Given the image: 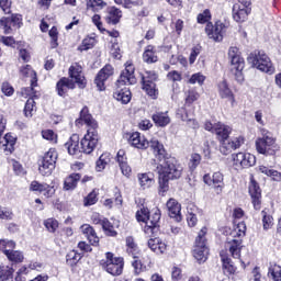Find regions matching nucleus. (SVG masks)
I'll use <instances>...</instances> for the list:
<instances>
[{"mask_svg": "<svg viewBox=\"0 0 281 281\" xmlns=\"http://www.w3.org/2000/svg\"><path fill=\"white\" fill-rule=\"evenodd\" d=\"M232 160L235 170H243V168H251V166H256V156L249 153L233 154Z\"/></svg>", "mask_w": 281, "mask_h": 281, "instance_id": "obj_12", "label": "nucleus"}, {"mask_svg": "<svg viewBox=\"0 0 281 281\" xmlns=\"http://www.w3.org/2000/svg\"><path fill=\"white\" fill-rule=\"evenodd\" d=\"M204 128L217 136L218 142H221V146H223V143L227 142L229 139V135H232V127L221 122L215 124H212V122H205Z\"/></svg>", "mask_w": 281, "mask_h": 281, "instance_id": "obj_11", "label": "nucleus"}, {"mask_svg": "<svg viewBox=\"0 0 281 281\" xmlns=\"http://www.w3.org/2000/svg\"><path fill=\"white\" fill-rule=\"evenodd\" d=\"M69 77L75 80L76 85L80 87V89H85L87 81L85 79V75H82V66L79 64H72L69 68Z\"/></svg>", "mask_w": 281, "mask_h": 281, "instance_id": "obj_20", "label": "nucleus"}, {"mask_svg": "<svg viewBox=\"0 0 281 281\" xmlns=\"http://www.w3.org/2000/svg\"><path fill=\"white\" fill-rule=\"evenodd\" d=\"M56 161H58V151L55 148L48 149L38 162V172L42 177H50L56 170Z\"/></svg>", "mask_w": 281, "mask_h": 281, "instance_id": "obj_8", "label": "nucleus"}, {"mask_svg": "<svg viewBox=\"0 0 281 281\" xmlns=\"http://www.w3.org/2000/svg\"><path fill=\"white\" fill-rule=\"evenodd\" d=\"M147 246L154 254H166L167 245L166 243L161 241L159 238H151L147 241Z\"/></svg>", "mask_w": 281, "mask_h": 281, "instance_id": "obj_32", "label": "nucleus"}, {"mask_svg": "<svg viewBox=\"0 0 281 281\" xmlns=\"http://www.w3.org/2000/svg\"><path fill=\"white\" fill-rule=\"evenodd\" d=\"M228 57L231 58L232 70L235 72V78L238 82H243V69H245V59L240 57L238 47L232 46L228 49Z\"/></svg>", "mask_w": 281, "mask_h": 281, "instance_id": "obj_9", "label": "nucleus"}, {"mask_svg": "<svg viewBox=\"0 0 281 281\" xmlns=\"http://www.w3.org/2000/svg\"><path fill=\"white\" fill-rule=\"evenodd\" d=\"M101 225L104 232H106L108 236H117V232H115L113 224H111V222L108 218H103Z\"/></svg>", "mask_w": 281, "mask_h": 281, "instance_id": "obj_55", "label": "nucleus"}, {"mask_svg": "<svg viewBox=\"0 0 281 281\" xmlns=\"http://www.w3.org/2000/svg\"><path fill=\"white\" fill-rule=\"evenodd\" d=\"M137 79L135 78V66L132 61L125 64V69L122 71L116 85L117 88L113 93V98L122 104H128L131 102V90L126 88V85H135ZM124 87V88H122Z\"/></svg>", "mask_w": 281, "mask_h": 281, "instance_id": "obj_2", "label": "nucleus"}, {"mask_svg": "<svg viewBox=\"0 0 281 281\" xmlns=\"http://www.w3.org/2000/svg\"><path fill=\"white\" fill-rule=\"evenodd\" d=\"M42 137L43 139H46L50 144H57L58 143V135L54 133L52 130H44L42 131Z\"/></svg>", "mask_w": 281, "mask_h": 281, "instance_id": "obj_54", "label": "nucleus"}, {"mask_svg": "<svg viewBox=\"0 0 281 281\" xmlns=\"http://www.w3.org/2000/svg\"><path fill=\"white\" fill-rule=\"evenodd\" d=\"M245 234H247L245 222L237 223L231 233L233 239L228 238L225 245L231 256L237 260L240 259V251L243 249V239L240 238H244Z\"/></svg>", "mask_w": 281, "mask_h": 281, "instance_id": "obj_4", "label": "nucleus"}, {"mask_svg": "<svg viewBox=\"0 0 281 281\" xmlns=\"http://www.w3.org/2000/svg\"><path fill=\"white\" fill-rule=\"evenodd\" d=\"M110 159L106 154H102L100 158L97 160L95 170L97 172H102L104 168H106V165L109 164Z\"/></svg>", "mask_w": 281, "mask_h": 281, "instance_id": "obj_56", "label": "nucleus"}, {"mask_svg": "<svg viewBox=\"0 0 281 281\" xmlns=\"http://www.w3.org/2000/svg\"><path fill=\"white\" fill-rule=\"evenodd\" d=\"M44 226L46 227L47 232L55 234L56 229H58L59 223L56 218L49 217L44 221Z\"/></svg>", "mask_w": 281, "mask_h": 281, "instance_id": "obj_53", "label": "nucleus"}, {"mask_svg": "<svg viewBox=\"0 0 281 281\" xmlns=\"http://www.w3.org/2000/svg\"><path fill=\"white\" fill-rule=\"evenodd\" d=\"M205 33L215 43H221L225 34V24L221 21L215 22V24L209 22L205 26Z\"/></svg>", "mask_w": 281, "mask_h": 281, "instance_id": "obj_13", "label": "nucleus"}, {"mask_svg": "<svg viewBox=\"0 0 281 281\" xmlns=\"http://www.w3.org/2000/svg\"><path fill=\"white\" fill-rule=\"evenodd\" d=\"M245 144V138L243 136L234 137L233 139L223 142V145H221L220 150L222 155H229L232 150H238L240 146Z\"/></svg>", "mask_w": 281, "mask_h": 281, "instance_id": "obj_18", "label": "nucleus"}, {"mask_svg": "<svg viewBox=\"0 0 281 281\" xmlns=\"http://www.w3.org/2000/svg\"><path fill=\"white\" fill-rule=\"evenodd\" d=\"M249 65L259 69V71H263V74H274L276 68L271 63V59L263 52H255L251 53L247 58Z\"/></svg>", "mask_w": 281, "mask_h": 281, "instance_id": "obj_7", "label": "nucleus"}, {"mask_svg": "<svg viewBox=\"0 0 281 281\" xmlns=\"http://www.w3.org/2000/svg\"><path fill=\"white\" fill-rule=\"evenodd\" d=\"M65 148H67L69 155H78V153H82L80 136H78V134L70 136L69 140L65 144Z\"/></svg>", "mask_w": 281, "mask_h": 281, "instance_id": "obj_27", "label": "nucleus"}, {"mask_svg": "<svg viewBox=\"0 0 281 281\" xmlns=\"http://www.w3.org/2000/svg\"><path fill=\"white\" fill-rule=\"evenodd\" d=\"M251 14V10L240 9L239 5H233V19L237 23H245L247 16Z\"/></svg>", "mask_w": 281, "mask_h": 281, "instance_id": "obj_34", "label": "nucleus"}, {"mask_svg": "<svg viewBox=\"0 0 281 281\" xmlns=\"http://www.w3.org/2000/svg\"><path fill=\"white\" fill-rule=\"evenodd\" d=\"M199 98H201L199 91H196L194 88L190 89L186 92L184 106H192V104H194Z\"/></svg>", "mask_w": 281, "mask_h": 281, "instance_id": "obj_39", "label": "nucleus"}, {"mask_svg": "<svg viewBox=\"0 0 281 281\" xmlns=\"http://www.w3.org/2000/svg\"><path fill=\"white\" fill-rule=\"evenodd\" d=\"M201 164V155L199 154H192L190 159H189V169L191 172H194L195 168H199V165Z\"/></svg>", "mask_w": 281, "mask_h": 281, "instance_id": "obj_58", "label": "nucleus"}, {"mask_svg": "<svg viewBox=\"0 0 281 281\" xmlns=\"http://www.w3.org/2000/svg\"><path fill=\"white\" fill-rule=\"evenodd\" d=\"M249 194L251 196V203L255 210H260L262 201V191L260 190V186L256 180L251 179L249 184Z\"/></svg>", "mask_w": 281, "mask_h": 281, "instance_id": "obj_19", "label": "nucleus"}, {"mask_svg": "<svg viewBox=\"0 0 281 281\" xmlns=\"http://www.w3.org/2000/svg\"><path fill=\"white\" fill-rule=\"evenodd\" d=\"M220 256L222 258L224 273H228L229 276H232V273H236V267L232 263V259L223 252H221Z\"/></svg>", "mask_w": 281, "mask_h": 281, "instance_id": "obj_40", "label": "nucleus"}, {"mask_svg": "<svg viewBox=\"0 0 281 281\" xmlns=\"http://www.w3.org/2000/svg\"><path fill=\"white\" fill-rule=\"evenodd\" d=\"M268 276L269 278H272L273 281H281V267L278 265H270Z\"/></svg>", "mask_w": 281, "mask_h": 281, "instance_id": "obj_46", "label": "nucleus"}, {"mask_svg": "<svg viewBox=\"0 0 281 281\" xmlns=\"http://www.w3.org/2000/svg\"><path fill=\"white\" fill-rule=\"evenodd\" d=\"M156 172H158L159 177H166L172 181L175 179H181L183 167L177 158L165 156V158L156 162Z\"/></svg>", "mask_w": 281, "mask_h": 281, "instance_id": "obj_3", "label": "nucleus"}, {"mask_svg": "<svg viewBox=\"0 0 281 281\" xmlns=\"http://www.w3.org/2000/svg\"><path fill=\"white\" fill-rule=\"evenodd\" d=\"M20 74L24 78H32L33 81H36V71H34L30 65L22 66Z\"/></svg>", "mask_w": 281, "mask_h": 281, "instance_id": "obj_52", "label": "nucleus"}, {"mask_svg": "<svg viewBox=\"0 0 281 281\" xmlns=\"http://www.w3.org/2000/svg\"><path fill=\"white\" fill-rule=\"evenodd\" d=\"M149 214H150V211H148V209L147 207H140V210H138L137 212H136V220L139 222V223H145V225H146V223H147V221H148V216H149Z\"/></svg>", "mask_w": 281, "mask_h": 281, "instance_id": "obj_57", "label": "nucleus"}, {"mask_svg": "<svg viewBox=\"0 0 281 281\" xmlns=\"http://www.w3.org/2000/svg\"><path fill=\"white\" fill-rule=\"evenodd\" d=\"M80 124L88 126L87 134L80 142L81 153L91 155V151L95 150L98 146V122L93 120L88 108H83L80 112V117L76 120V125L80 126Z\"/></svg>", "mask_w": 281, "mask_h": 281, "instance_id": "obj_1", "label": "nucleus"}, {"mask_svg": "<svg viewBox=\"0 0 281 281\" xmlns=\"http://www.w3.org/2000/svg\"><path fill=\"white\" fill-rule=\"evenodd\" d=\"M29 190L31 192H40V194H43L46 199H52V196L56 194V187H54V184L41 183L36 180L31 182Z\"/></svg>", "mask_w": 281, "mask_h": 281, "instance_id": "obj_14", "label": "nucleus"}, {"mask_svg": "<svg viewBox=\"0 0 281 281\" xmlns=\"http://www.w3.org/2000/svg\"><path fill=\"white\" fill-rule=\"evenodd\" d=\"M48 34L50 36V47L52 49H56V47H58V29L53 26Z\"/></svg>", "mask_w": 281, "mask_h": 281, "instance_id": "obj_59", "label": "nucleus"}, {"mask_svg": "<svg viewBox=\"0 0 281 281\" xmlns=\"http://www.w3.org/2000/svg\"><path fill=\"white\" fill-rule=\"evenodd\" d=\"M181 120H182V122H187V124H188V126H190V128H199V122H196V120H194L193 117H190V115H188V113L182 114Z\"/></svg>", "mask_w": 281, "mask_h": 281, "instance_id": "obj_64", "label": "nucleus"}, {"mask_svg": "<svg viewBox=\"0 0 281 281\" xmlns=\"http://www.w3.org/2000/svg\"><path fill=\"white\" fill-rule=\"evenodd\" d=\"M169 181H171L170 178L159 176V181H158L159 190H158V192H159L160 196H165L166 192H168V190H170Z\"/></svg>", "mask_w": 281, "mask_h": 281, "instance_id": "obj_45", "label": "nucleus"}, {"mask_svg": "<svg viewBox=\"0 0 281 281\" xmlns=\"http://www.w3.org/2000/svg\"><path fill=\"white\" fill-rule=\"evenodd\" d=\"M36 111V102L34 99L30 98L24 106V115L25 117H32L34 115V112Z\"/></svg>", "mask_w": 281, "mask_h": 281, "instance_id": "obj_49", "label": "nucleus"}, {"mask_svg": "<svg viewBox=\"0 0 281 281\" xmlns=\"http://www.w3.org/2000/svg\"><path fill=\"white\" fill-rule=\"evenodd\" d=\"M12 20L10 18H1L0 19V30H3L4 34H12Z\"/></svg>", "mask_w": 281, "mask_h": 281, "instance_id": "obj_51", "label": "nucleus"}, {"mask_svg": "<svg viewBox=\"0 0 281 281\" xmlns=\"http://www.w3.org/2000/svg\"><path fill=\"white\" fill-rule=\"evenodd\" d=\"M167 210L170 218H173L176 223H181L182 216H181V205L176 199H169L167 201Z\"/></svg>", "mask_w": 281, "mask_h": 281, "instance_id": "obj_22", "label": "nucleus"}, {"mask_svg": "<svg viewBox=\"0 0 281 281\" xmlns=\"http://www.w3.org/2000/svg\"><path fill=\"white\" fill-rule=\"evenodd\" d=\"M80 232L81 234H83V236L87 237V240H89L90 245L97 247V245L100 243V237H98L95 229H93L91 225L89 224L81 225Z\"/></svg>", "mask_w": 281, "mask_h": 281, "instance_id": "obj_25", "label": "nucleus"}, {"mask_svg": "<svg viewBox=\"0 0 281 281\" xmlns=\"http://www.w3.org/2000/svg\"><path fill=\"white\" fill-rule=\"evenodd\" d=\"M14 274V269L10 266L1 265L0 266V280L1 281H8L12 279V276Z\"/></svg>", "mask_w": 281, "mask_h": 281, "instance_id": "obj_43", "label": "nucleus"}, {"mask_svg": "<svg viewBox=\"0 0 281 281\" xmlns=\"http://www.w3.org/2000/svg\"><path fill=\"white\" fill-rule=\"evenodd\" d=\"M80 173H71L64 181V190H76V188H78V182L80 181Z\"/></svg>", "mask_w": 281, "mask_h": 281, "instance_id": "obj_35", "label": "nucleus"}, {"mask_svg": "<svg viewBox=\"0 0 281 281\" xmlns=\"http://www.w3.org/2000/svg\"><path fill=\"white\" fill-rule=\"evenodd\" d=\"M82 259V255L76 250H70L66 256V262L69 267H76Z\"/></svg>", "mask_w": 281, "mask_h": 281, "instance_id": "obj_41", "label": "nucleus"}, {"mask_svg": "<svg viewBox=\"0 0 281 281\" xmlns=\"http://www.w3.org/2000/svg\"><path fill=\"white\" fill-rule=\"evenodd\" d=\"M143 89L146 91L147 95L153 98L154 100L157 99V85L155 82H143Z\"/></svg>", "mask_w": 281, "mask_h": 281, "instance_id": "obj_47", "label": "nucleus"}, {"mask_svg": "<svg viewBox=\"0 0 281 281\" xmlns=\"http://www.w3.org/2000/svg\"><path fill=\"white\" fill-rule=\"evenodd\" d=\"M125 245H126V251L130 254V256H133V258H137L135 254H137V244L135 243V238L133 236H128L125 238Z\"/></svg>", "mask_w": 281, "mask_h": 281, "instance_id": "obj_42", "label": "nucleus"}, {"mask_svg": "<svg viewBox=\"0 0 281 281\" xmlns=\"http://www.w3.org/2000/svg\"><path fill=\"white\" fill-rule=\"evenodd\" d=\"M113 74V66L106 65L102 68L94 79V85H97L99 91H104V82L111 78Z\"/></svg>", "mask_w": 281, "mask_h": 281, "instance_id": "obj_21", "label": "nucleus"}, {"mask_svg": "<svg viewBox=\"0 0 281 281\" xmlns=\"http://www.w3.org/2000/svg\"><path fill=\"white\" fill-rule=\"evenodd\" d=\"M151 120L156 126H160V128H165L170 124V115L168 112H156L151 115Z\"/></svg>", "mask_w": 281, "mask_h": 281, "instance_id": "obj_31", "label": "nucleus"}, {"mask_svg": "<svg viewBox=\"0 0 281 281\" xmlns=\"http://www.w3.org/2000/svg\"><path fill=\"white\" fill-rule=\"evenodd\" d=\"M95 47V38L93 37H86L81 45L78 46L79 52H87L89 49H93Z\"/></svg>", "mask_w": 281, "mask_h": 281, "instance_id": "obj_48", "label": "nucleus"}, {"mask_svg": "<svg viewBox=\"0 0 281 281\" xmlns=\"http://www.w3.org/2000/svg\"><path fill=\"white\" fill-rule=\"evenodd\" d=\"M206 235L207 227H203L195 238L193 257L199 262V265H203V262L207 260V255L210 254V249L207 248V237H205Z\"/></svg>", "mask_w": 281, "mask_h": 281, "instance_id": "obj_5", "label": "nucleus"}, {"mask_svg": "<svg viewBox=\"0 0 281 281\" xmlns=\"http://www.w3.org/2000/svg\"><path fill=\"white\" fill-rule=\"evenodd\" d=\"M120 169L122 175L125 177H131V166H128V162L126 161V153L124 150H119L117 156H116Z\"/></svg>", "mask_w": 281, "mask_h": 281, "instance_id": "obj_30", "label": "nucleus"}, {"mask_svg": "<svg viewBox=\"0 0 281 281\" xmlns=\"http://www.w3.org/2000/svg\"><path fill=\"white\" fill-rule=\"evenodd\" d=\"M159 221H161V211L155 207L148 215L147 222L144 227L145 234H155V229H157V227L159 226Z\"/></svg>", "mask_w": 281, "mask_h": 281, "instance_id": "obj_15", "label": "nucleus"}, {"mask_svg": "<svg viewBox=\"0 0 281 281\" xmlns=\"http://www.w3.org/2000/svg\"><path fill=\"white\" fill-rule=\"evenodd\" d=\"M95 203H98V194L94 191H92L88 194L87 198H85L83 205L86 207H89L91 205H95Z\"/></svg>", "mask_w": 281, "mask_h": 281, "instance_id": "obj_62", "label": "nucleus"}, {"mask_svg": "<svg viewBox=\"0 0 281 281\" xmlns=\"http://www.w3.org/2000/svg\"><path fill=\"white\" fill-rule=\"evenodd\" d=\"M120 19H122V11L115 7H111L108 11V15L105 16L106 23L110 25H117V23H120Z\"/></svg>", "mask_w": 281, "mask_h": 281, "instance_id": "obj_33", "label": "nucleus"}, {"mask_svg": "<svg viewBox=\"0 0 281 281\" xmlns=\"http://www.w3.org/2000/svg\"><path fill=\"white\" fill-rule=\"evenodd\" d=\"M203 181L206 186H212L216 194H221V192H223V189L225 188V182H223V173L221 172H214L212 177L210 175H205L203 177Z\"/></svg>", "mask_w": 281, "mask_h": 281, "instance_id": "obj_16", "label": "nucleus"}, {"mask_svg": "<svg viewBox=\"0 0 281 281\" xmlns=\"http://www.w3.org/2000/svg\"><path fill=\"white\" fill-rule=\"evenodd\" d=\"M86 8L92 12H100L106 8V2L104 0H86Z\"/></svg>", "mask_w": 281, "mask_h": 281, "instance_id": "obj_38", "label": "nucleus"}, {"mask_svg": "<svg viewBox=\"0 0 281 281\" xmlns=\"http://www.w3.org/2000/svg\"><path fill=\"white\" fill-rule=\"evenodd\" d=\"M149 146L150 148H153L156 155V164L165 157H168V155L166 154V149L164 148V144L159 143L158 139L151 138V140L149 142Z\"/></svg>", "mask_w": 281, "mask_h": 281, "instance_id": "obj_29", "label": "nucleus"}, {"mask_svg": "<svg viewBox=\"0 0 281 281\" xmlns=\"http://www.w3.org/2000/svg\"><path fill=\"white\" fill-rule=\"evenodd\" d=\"M105 258V261L102 263L103 269L111 276H122V271H124V259L115 257L113 252H106Z\"/></svg>", "mask_w": 281, "mask_h": 281, "instance_id": "obj_10", "label": "nucleus"}, {"mask_svg": "<svg viewBox=\"0 0 281 281\" xmlns=\"http://www.w3.org/2000/svg\"><path fill=\"white\" fill-rule=\"evenodd\" d=\"M16 144V136L12 133H8L0 139V148L5 155H12L14 153V146Z\"/></svg>", "mask_w": 281, "mask_h": 281, "instance_id": "obj_24", "label": "nucleus"}, {"mask_svg": "<svg viewBox=\"0 0 281 281\" xmlns=\"http://www.w3.org/2000/svg\"><path fill=\"white\" fill-rule=\"evenodd\" d=\"M261 215L263 229H271V227H273V217L271 215H268L265 211L261 212Z\"/></svg>", "mask_w": 281, "mask_h": 281, "instance_id": "obj_63", "label": "nucleus"}, {"mask_svg": "<svg viewBox=\"0 0 281 281\" xmlns=\"http://www.w3.org/2000/svg\"><path fill=\"white\" fill-rule=\"evenodd\" d=\"M205 82V76L203 74L198 72L193 74L189 79V85H200L202 86Z\"/></svg>", "mask_w": 281, "mask_h": 281, "instance_id": "obj_61", "label": "nucleus"}, {"mask_svg": "<svg viewBox=\"0 0 281 281\" xmlns=\"http://www.w3.org/2000/svg\"><path fill=\"white\" fill-rule=\"evenodd\" d=\"M128 142L131 146H134V148H138L139 150H146L148 146H150V143L144 135H142L139 132H134L131 134Z\"/></svg>", "mask_w": 281, "mask_h": 281, "instance_id": "obj_23", "label": "nucleus"}, {"mask_svg": "<svg viewBox=\"0 0 281 281\" xmlns=\"http://www.w3.org/2000/svg\"><path fill=\"white\" fill-rule=\"evenodd\" d=\"M137 179L142 190H148L155 186V175L148 173H138Z\"/></svg>", "mask_w": 281, "mask_h": 281, "instance_id": "obj_28", "label": "nucleus"}, {"mask_svg": "<svg viewBox=\"0 0 281 281\" xmlns=\"http://www.w3.org/2000/svg\"><path fill=\"white\" fill-rule=\"evenodd\" d=\"M69 89H76V83L69 78L64 77L56 85V91L60 98H65Z\"/></svg>", "mask_w": 281, "mask_h": 281, "instance_id": "obj_26", "label": "nucleus"}, {"mask_svg": "<svg viewBox=\"0 0 281 281\" xmlns=\"http://www.w3.org/2000/svg\"><path fill=\"white\" fill-rule=\"evenodd\" d=\"M5 256L11 262H23L24 259L23 252L14 249L9 250Z\"/></svg>", "mask_w": 281, "mask_h": 281, "instance_id": "obj_50", "label": "nucleus"}, {"mask_svg": "<svg viewBox=\"0 0 281 281\" xmlns=\"http://www.w3.org/2000/svg\"><path fill=\"white\" fill-rule=\"evenodd\" d=\"M143 60L148 65L153 63H157L158 57H157V52H155V46L149 45L145 48V52L143 54Z\"/></svg>", "mask_w": 281, "mask_h": 281, "instance_id": "obj_37", "label": "nucleus"}, {"mask_svg": "<svg viewBox=\"0 0 281 281\" xmlns=\"http://www.w3.org/2000/svg\"><path fill=\"white\" fill-rule=\"evenodd\" d=\"M157 75L153 70H147L142 75V82H157Z\"/></svg>", "mask_w": 281, "mask_h": 281, "instance_id": "obj_60", "label": "nucleus"}, {"mask_svg": "<svg viewBox=\"0 0 281 281\" xmlns=\"http://www.w3.org/2000/svg\"><path fill=\"white\" fill-rule=\"evenodd\" d=\"M15 248H16V243H14V240L0 239V251H2L4 256L8 255L9 250H12Z\"/></svg>", "mask_w": 281, "mask_h": 281, "instance_id": "obj_44", "label": "nucleus"}, {"mask_svg": "<svg viewBox=\"0 0 281 281\" xmlns=\"http://www.w3.org/2000/svg\"><path fill=\"white\" fill-rule=\"evenodd\" d=\"M258 171L261 172V175H266V177H270L272 181H281V172L276 169H270L267 166H259Z\"/></svg>", "mask_w": 281, "mask_h": 281, "instance_id": "obj_36", "label": "nucleus"}, {"mask_svg": "<svg viewBox=\"0 0 281 281\" xmlns=\"http://www.w3.org/2000/svg\"><path fill=\"white\" fill-rule=\"evenodd\" d=\"M256 149L260 155L273 156L280 150V147L276 144V138H273L271 132L262 130V137L256 140Z\"/></svg>", "mask_w": 281, "mask_h": 281, "instance_id": "obj_6", "label": "nucleus"}, {"mask_svg": "<svg viewBox=\"0 0 281 281\" xmlns=\"http://www.w3.org/2000/svg\"><path fill=\"white\" fill-rule=\"evenodd\" d=\"M217 93L222 100H228L231 102L232 106L236 104V95L234 94V91H232V88H229V83H227V80H222L217 82Z\"/></svg>", "mask_w": 281, "mask_h": 281, "instance_id": "obj_17", "label": "nucleus"}]
</instances>
